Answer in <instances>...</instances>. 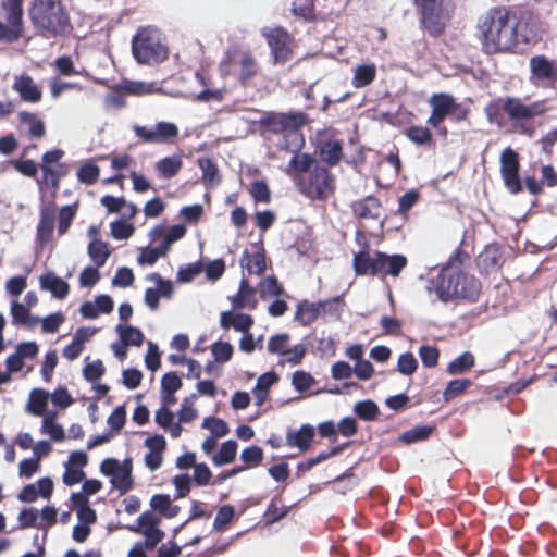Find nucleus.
I'll list each match as a JSON object with an SVG mask.
<instances>
[{
    "mask_svg": "<svg viewBox=\"0 0 557 557\" xmlns=\"http://www.w3.org/2000/svg\"><path fill=\"white\" fill-rule=\"evenodd\" d=\"M39 287L59 300L66 298L70 293V284L53 270H47L39 276Z\"/></svg>",
    "mask_w": 557,
    "mask_h": 557,
    "instance_id": "nucleus-16",
    "label": "nucleus"
},
{
    "mask_svg": "<svg viewBox=\"0 0 557 557\" xmlns=\"http://www.w3.org/2000/svg\"><path fill=\"white\" fill-rule=\"evenodd\" d=\"M18 120L22 124L28 125V135L32 138H42L46 135L45 122L29 111H20Z\"/></svg>",
    "mask_w": 557,
    "mask_h": 557,
    "instance_id": "nucleus-43",
    "label": "nucleus"
},
{
    "mask_svg": "<svg viewBox=\"0 0 557 557\" xmlns=\"http://www.w3.org/2000/svg\"><path fill=\"white\" fill-rule=\"evenodd\" d=\"M308 120V114L302 111L281 113L280 123L282 132H301L302 126Z\"/></svg>",
    "mask_w": 557,
    "mask_h": 557,
    "instance_id": "nucleus-40",
    "label": "nucleus"
},
{
    "mask_svg": "<svg viewBox=\"0 0 557 557\" xmlns=\"http://www.w3.org/2000/svg\"><path fill=\"white\" fill-rule=\"evenodd\" d=\"M145 539L137 541L128 550L127 557H148L147 552L152 550L161 543L165 536V532L161 529H147L144 531Z\"/></svg>",
    "mask_w": 557,
    "mask_h": 557,
    "instance_id": "nucleus-20",
    "label": "nucleus"
},
{
    "mask_svg": "<svg viewBox=\"0 0 557 557\" xmlns=\"http://www.w3.org/2000/svg\"><path fill=\"white\" fill-rule=\"evenodd\" d=\"M278 381L280 375L274 369H271L258 376L256 385L251 389V393L255 396V404L258 407L269 398L271 387Z\"/></svg>",
    "mask_w": 557,
    "mask_h": 557,
    "instance_id": "nucleus-23",
    "label": "nucleus"
},
{
    "mask_svg": "<svg viewBox=\"0 0 557 557\" xmlns=\"http://www.w3.org/2000/svg\"><path fill=\"white\" fill-rule=\"evenodd\" d=\"M317 150L323 161L331 168L337 165L345 157L341 139L327 138L318 140Z\"/></svg>",
    "mask_w": 557,
    "mask_h": 557,
    "instance_id": "nucleus-22",
    "label": "nucleus"
},
{
    "mask_svg": "<svg viewBox=\"0 0 557 557\" xmlns=\"http://www.w3.org/2000/svg\"><path fill=\"white\" fill-rule=\"evenodd\" d=\"M429 292H434L442 302L461 300L474 304L482 292V283L473 274L458 267H443L426 285Z\"/></svg>",
    "mask_w": 557,
    "mask_h": 557,
    "instance_id": "nucleus-3",
    "label": "nucleus"
},
{
    "mask_svg": "<svg viewBox=\"0 0 557 557\" xmlns=\"http://www.w3.org/2000/svg\"><path fill=\"white\" fill-rule=\"evenodd\" d=\"M474 364L475 359L473 354L469 350H466L448 362L446 367V372L449 375L463 374L467 371L471 370L474 367Z\"/></svg>",
    "mask_w": 557,
    "mask_h": 557,
    "instance_id": "nucleus-42",
    "label": "nucleus"
},
{
    "mask_svg": "<svg viewBox=\"0 0 557 557\" xmlns=\"http://www.w3.org/2000/svg\"><path fill=\"white\" fill-rule=\"evenodd\" d=\"M420 11V23L431 36L437 37L445 29V17L441 0H414Z\"/></svg>",
    "mask_w": 557,
    "mask_h": 557,
    "instance_id": "nucleus-8",
    "label": "nucleus"
},
{
    "mask_svg": "<svg viewBox=\"0 0 557 557\" xmlns=\"http://www.w3.org/2000/svg\"><path fill=\"white\" fill-rule=\"evenodd\" d=\"M345 295L346 292L326 299H319L321 314H330L339 320L346 307Z\"/></svg>",
    "mask_w": 557,
    "mask_h": 557,
    "instance_id": "nucleus-41",
    "label": "nucleus"
},
{
    "mask_svg": "<svg viewBox=\"0 0 557 557\" xmlns=\"http://www.w3.org/2000/svg\"><path fill=\"white\" fill-rule=\"evenodd\" d=\"M197 399V394L191 393L189 396H186L182 404L181 408L176 412L180 422L191 423L198 417V410L194 407V403Z\"/></svg>",
    "mask_w": 557,
    "mask_h": 557,
    "instance_id": "nucleus-55",
    "label": "nucleus"
},
{
    "mask_svg": "<svg viewBox=\"0 0 557 557\" xmlns=\"http://www.w3.org/2000/svg\"><path fill=\"white\" fill-rule=\"evenodd\" d=\"M315 383L314 376L305 370H296L292 375V385L299 394L308 392Z\"/></svg>",
    "mask_w": 557,
    "mask_h": 557,
    "instance_id": "nucleus-58",
    "label": "nucleus"
},
{
    "mask_svg": "<svg viewBox=\"0 0 557 557\" xmlns=\"http://www.w3.org/2000/svg\"><path fill=\"white\" fill-rule=\"evenodd\" d=\"M201 428L210 431V436L223 437L231 431L228 423L219 417L209 416L201 422Z\"/></svg>",
    "mask_w": 557,
    "mask_h": 557,
    "instance_id": "nucleus-51",
    "label": "nucleus"
},
{
    "mask_svg": "<svg viewBox=\"0 0 557 557\" xmlns=\"http://www.w3.org/2000/svg\"><path fill=\"white\" fill-rule=\"evenodd\" d=\"M359 480L354 472V468L346 469L343 473L336 475L333 480H329L323 484L333 483L337 493L345 494L358 484Z\"/></svg>",
    "mask_w": 557,
    "mask_h": 557,
    "instance_id": "nucleus-46",
    "label": "nucleus"
},
{
    "mask_svg": "<svg viewBox=\"0 0 557 557\" xmlns=\"http://www.w3.org/2000/svg\"><path fill=\"white\" fill-rule=\"evenodd\" d=\"M422 366L426 369L435 368L438 364L440 349L435 345L422 344L418 349Z\"/></svg>",
    "mask_w": 557,
    "mask_h": 557,
    "instance_id": "nucleus-62",
    "label": "nucleus"
},
{
    "mask_svg": "<svg viewBox=\"0 0 557 557\" xmlns=\"http://www.w3.org/2000/svg\"><path fill=\"white\" fill-rule=\"evenodd\" d=\"M264 458V453L262 447L257 444H251L245 447L239 456V459L244 463L243 466H247L248 469L251 467H256L261 465Z\"/></svg>",
    "mask_w": 557,
    "mask_h": 557,
    "instance_id": "nucleus-57",
    "label": "nucleus"
},
{
    "mask_svg": "<svg viewBox=\"0 0 557 557\" xmlns=\"http://www.w3.org/2000/svg\"><path fill=\"white\" fill-rule=\"evenodd\" d=\"M131 48L135 61L145 66H157L170 55L168 39L156 26L138 27Z\"/></svg>",
    "mask_w": 557,
    "mask_h": 557,
    "instance_id": "nucleus-5",
    "label": "nucleus"
},
{
    "mask_svg": "<svg viewBox=\"0 0 557 557\" xmlns=\"http://www.w3.org/2000/svg\"><path fill=\"white\" fill-rule=\"evenodd\" d=\"M239 265L242 269L246 270L248 274L262 275L267 269L265 249H257L253 253H250L248 249H245L242 253Z\"/></svg>",
    "mask_w": 557,
    "mask_h": 557,
    "instance_id": "nucleus-24",
    "label": "nucleus"
},
{
    "mask_svg": "<svg viewBox=\"0 0 557 557\" xmlns=\"http://www.w3.org/2000/svg\"><path fill=\"white\" fill-rule=\"evenodd\" d=\"M275 500H276V497H273L271 499V502L269 503V505L263 513L264 525H272V524L277 523L281 520H283L288 515L290 509L294 508L295 506H297L302 499L294 503L293 505L282 506V507H277L275 505Z\"/></svg>",
    "mask_w": 557,
    "mask_h": 557,
    "instance_id": "nucleus-45",
    "label": "nucleus"
},
{
    "mask_svg": "<svg viewBox=\"0 0 557 557\" xmlns=\"http://www.w3.org/2000/svg\"><path fill=\"white\" fill-rule=\"evenodd\" d=\"M419 368V362L411 351L400 354L397 360L396 371L401 375L410 376Z\"/></svg>",
    "mask_w": 557,
    "mask_h": 557,
    "instance_id": "nucleus-64",
    "label": "nucleus"
},
{
    "mask_svg": "<svg viewBox=\"0 0 557 557\" xmlns=\"http://www.w3.org/2000/svg\"><path fill=\"white\" fill-rule=\"evenodd\" d=\"M479 30L487 53L510 51L519 45H528L537 36V26L531 13L518 15L499 8L491 9L481 17Z\"/></svg>",
    "mask_w": 557,
    "mask_h": 557,
    "instance_id": "nucleus-1",
    "label": "nucleus"
},
{
    "mask_svg": "<svg viewBox=\"0 0 557 557\" xmlns=\"http://www.w3.org/2000/svg\"><path fill=\"white\" fill-rule=\"evenodd\" d=\"M50 392L42 387H34L29 392L25 411L34 417H42L48 410Z\"/></svg>",
    "mask_w": 557,
    "mask_h": 557,
    "instance_id": "nucleus-25",
    "label": "nucleus"
},
{
    "mask_svg": "<svg viewBox=\"0 0 557 557\" xmlns=\"http://www.w3.org/2000/svg\"><path fill=\"white\" fill-rule=\"evenodd\" d=\"M183 160L180 154L166 156L156 163V170L164 180L174 177L182 169Z\"/></svg>",
    "mask_w": 557,
    "mask_h": 557,
    "instance_id": "nucleus-39",
    "label": "nucleus"
},
{
    "mask_svg": "<svg viewBox=\"0 0 557 557\" xmlns=\"http://www.w3.org/2000/svg\"><path fill=\"white\" fill-rule=\"evenodd\" d=\"M281 113L270 111L262 114L258 120L253 121L252 123H256L261 133H271V134H280L282 132L281 128Z\"/></svg>",
    "mask_w": 557,
    "mask_h": 557,
    "instance_id": "nucleus-50",
    "label": "nucleus"
},
{
    "mask_svg": "<svg viewBox=\"0 0 557 557\" xmlns=\"http://www.w3.org/2000/svg\"><path fill=\"white\" fill-rule=\"evenodd\" d=\"M197 164L202 172V183L207 187L214 186L221 182L219 166L212 158L200 157L197 159Z\"/></svg>",
    "mask_w": 557,
    "mask_h": 557,
    "instance_id": "nucleus-34",
    "label": "nucleus"
},
{
    "mask_svg": "<svg viewBox=\"0 0 557 557\" xmlns=\"http://www.w3.org/2000/svg\"><path fill=\"white\" fill-rule=\"evenodd\" d=\"M306 140L301 132H285L278 140V149L293 153L292 157H298L300 160L304 152L300 150L305 147Z\"/></svg>",
    "mask_w": 557,
    "mask_h": 557,
    "instance_id": "nucleus-33",
    "label": "nucleus"
},
{
    "mask_svg": "<svg viewBox=\"0 0 557 557\" xmlns=\"http://www.w3.org/2000/svg\"><path fill=\"white\" fill-rule=\"evenodd\" d=\"M352 412L357 419L371 422L377 420L381 410L379 405L373 399L366 398L355 403Z\"/></svg>",
    "mask_w": 557,
    "mask_h": 557,
    "instance_id": "nucleus-36",
    "label": "nucleus"
},
{
    "mask_svg": "<svg viewBox=\"0 0 557 557\" xmlns=\"http://www.w3.org/2000/svg\"><path fill=\"white\" fill-rule=\"evenodd\" d=\"M232 308L240 310L244 308L256 309L258 300L256 298V289L249 283L246 276H242L238 285V290L235 295L228 297Z\"/></svg>",
    "mask_w": 557,
    "mask_h": 557,
    "instance_id": "nucleus-18",
    "label": "nucleus"
},
{
    "mask_svg": "<svg viewBox=\"0 0 557 557\" xmlns=\"http://www.w3.org/2000/svg\"><path fill=\"white\" fill-rule=\"evenodd\" d=\"M112 249L108 242L104 240H89L87 245V255L95 265L102 268L109 257L111 256Z\"/></svg>",
    "mask_w": 557,
    "mask_h": 557,
    "instance_id": "nucleus-37",
    "label": "nucleus"
},
{
    "mask_svg": "<svg viewBox=\"0 0 557 557\" xmlns=\"http://www.w3.org/2000/svg\"><path fill=\"white\" fill-rule=\"evenodd\" d=\"M194 77L199 82L203 88L194 95V101L209 103V102H222L224 88L211 87L212 83L210 79V72H191Z\"/></svg>",
    "mask_w": 557,
    "mask_h": 557,
    "instance_id": "nucleus-19",
    "label": "nucleus"
},
{
    "mask_svg": "<svg viewBox=\"0 0 557 557\" xmlns=\"http://www.w3.org/2000/svg\"><path fill=\"white\" fill-rule=\"evenodd\" d=\"M121 341L125 342L128 346L139 347L145 342V335L140 327L133 324L117 323L115 326Z\"/></svg>",
    "mask_w": 557,
    "mask_h": 557,
    "instance_id": "nucleus-38",
    "label": "nucleus"
},
{
    "mask_svg": "<svg viewBox=\"0 0 557 557\" xmlns=\"http://www.w3.org/2000/svg\"><path fill=\"white\" fill-rule=\"evenodd\" d=\"M106 373V367L101 359L86 363L82 370L83 377L90 384H96Z\"/></svg>",
    "mask_w": 557,
    "mask_h": 557,
    "instance_id": "nucleus-61",
    "label": "nucleus"
},
{
    "mask_svg": "<svg viewBox=\"0 0 557 557\" xmlns=\"http://www.w3.org/2000/svg\"><path fill=\"white\" fill-rule=\"evenodd\" d=\"M157 144H166L178 136V127L173 122L160 121L154 125Z\"/></svg>",
    "mask_w": 557,
    "mask_h": 557,
    "instance_id": "nucleus-59",
    "label": "nucleus"
},
{
    "mask_svg": "<svg viewBox=\"0 0 557 557\" xmlns=\"http://www.w3.org/2000/svg\"><path fill=\"white\" fill-rule=\"evenodd\" d=\"M28 16L44 36H63L72 32L70 16L61 0H33Z\"/></svg>",
    "mask_w": 557,
    "mask_h": 557,
    "instance_id": "nucleus-4",
    "label": "nucleus"
},
{
    "mask_svg": "<svg viewBox=\"0 0 557 557\" xmlns=\"http://www.w3.org/2000/svg\"><path fill=\"white\" fill-rule=\"evenodd\" d=\"M314 436V426L310 423H302L298 429H287L286 445L296 447L300 453H305L312 446Z\"/></svg>",
    "mask_w": 557,
    "mask_h": 557,
    "instance_id": "nucleus-15",
    "label": "nucleus"
},
{
    "mask_svg": "<svg viewBox=\"0 0 557 557\" xmlns=\"http://www.w3.org/2000/svg\"><path fill=\"white\" fill-rule=\"evenodd\" d=\"M382 207L379 198L373 195H368L364 198L354 201L351 203L352 213L360 219H379V212H374Z\"/></svg>",
    "mask_w": 557,
    "mask_h": 557,
    "instance_id": "nucleus-31",
    "label": "nucleus"
},
{
    "mask_svg": "<svg viewBox=\"0 0 557 557\" xmlns=\"http://www.w3.org/2000/svg\"><path fill=\"white\" fill-rule=\"evenodd\" d=\"M41 420L40 432L42 434H49L50 440L55 443L63 442L66 438L65 430L61 423L57 420L55 409L49 410L44 414Z\"/></svg>",
    "mask_w": 557,
    "mask_h": 557,
    "instance_id": "nucleus-30",
    "label": "nucleus"
},
{
    "mask_svg": "<svg viewBox=\"0 0 557 557\" xmlns=\"http://www.w3.org/2000/svg\"><path fill=\"white\" fill-rule=\"evenodd\" d=\"M113 87L135 96L156 92L170 95L172 97H181L183 95L181 91L166 90L164 87L158 86L156 82L146 83L143 81H132L128 78H123L120 83H115Z\"/></svg>",
    "mask_w": 557,
    "mask_h": 557,
    "instance_id": "nucleus-14",
    "label": "nucleus"
},
{
    "mask_svg": "<svg viewBox=\"0 0 557 557\" xmlns=\"http://www.w3.org/2000/svg\"><path fill=\"white\" fill-rule=\"evenodd\" d=\"M255 65V59L251 52L239 45H231L223 59L221 60V67H236L247 70Z\"/></svg>",
    "mask_w": 557,
    "mask_h": 557,
    "instance_id": "nucleus-17",
    "label": "nucleus"
},
{
    "mask_svg": "<svg viewBox=\"0 0 557 557\" xmlns=\"http://www.w3.org/2000/svg\"><path fill=\"white\" fill-rule=\"evenodd\" d=\"M408 259L403 253H392L388 255L385 252V258L382 260V269H380V273L382 275H391L393 277H397L403 270L407 267Z\"/></svg>",
    "mask_w": 557,
    "mask_h": 557,
    "instance_id": "nucleus-35",
    "label": "nucleus"
},
{
    "mask_svg": "<svg viewBox=\"0 0 557 557\" xmlns=\"http://www.w3.org/2000/svg\"><path fill=\"white\" fill-rule=\"evenodd\" d=\"M76 177L79 183L91 186L100 177V168L94 160H87L77 169Z\"/></svg>",
    "mask_w": 557,
    "mask_h": 557,
    "instance_id": "nucleus-47",
    "label": "nucleus"
},
{
    "mask_svg": "<svg viewBox=\"0 0 557 557\" xmlns=\"http://www.w3.org/2000/svg\"><path fill=\"white\" fill-rule=\"evenodd\" d=\"M237 448L238 444L234 438L222 442L219 450L211 457L213 466L220 468L233 463L236 459Z\"/></svg>",
    "mask_w": 557,
    "mask_h": 557,
    "instance_id": "nucleus-32",
    "label": "nucleus"
},
{
    "mask_svg": "<svg viewBox=\"0 0 557 557\" xmlns=\"http://www.w3.org/2000/svg\"><path fill=\"white\" fill-rule=\"evenodd\" d=\"M202 272V260L189 262L180 265L176 272V282L178 284L191 283Z\"/></svg>",
    "mask_w": 557,
    "mask_h": 557,
    "instance_id": "nucleus-49",
    "label": "nucleus"
},
{
    "mask_svg": "<svg viewBox=\"0 0 557 557\" xmlns=\"http://www.w3.org/2000/svg\"><path fill=\"white\" fill-rule=\"evenodd\" d=\"M385 258V252L375 250L373 256L369 251L359 250L354 253L352 268L357 276L372 275L375 276L382 269V260Z\"/></svg>",
    "mask_w": 557,
    "mask_h": 557,
    "instance_id": "nucleus-12",
    "label": "nucleus"
},
{
    "mask_svg": "<svg viewBox=\"0 0 557 557\" xmlns=\"http://www.w3.org/2000/svg\"><path fill=\"white\" fill-rule=\"evenodd\" d=\"M210 351L215 361L226 363L233 357L234 346L227 341L218 339L211 344Z\"/></svg>",
    "mask_w": 557,
    "mask_h": 557,
    "instance_id": "nucleus-54",
    "label": "nucleus"
},
{
    "mask_svg": "<svg viewBox=\"0 0 557 557\" xmlns=\"http://www.w3.org/2000/svg\"><path fill=\"white\" fill-rule=\"evenodd\" d=\"M55 224V205L52 199L50 202L45 201V195L40 196L39 221L36 227V244L44 248L47 246L53 235Z\"/></svg>",
    "mask_w": 557,
    "mask_h": 557,
    "instance_id": "nucleus-11",
    "label": "nucleus"
},
{
    "mask_svg": "<svg viewBox=\"0 0 557 557\" xmlns=\"http://www.w3.org/2000/svg\"><path fill=\"white\" fill-rule=\"evenodd\" d=\"M320 315L321 310L319 300L311 302L308 299H302L298 301L296 306L294 320L302 326H308L313 323Z\"/></svg>",
    "mask_w": 557,
    "mask_h": 557,
    "instance_id": "nucleus-28",
    "label": "nucleus"
},
{
    "mask_svg": "<svg viewBox=\"0 0 557 557\" xmlns=\"http://www.w3.org/2000/svg\"><path fill=\"white\" fill-rule=\"evenodd\" d=\"M77 206L78 203L77 202H74L72 205H65V206H62L59 210V216H58V234L61 236L63 234H65L75 215H76V212H77Z\"/></svg>",
    "mask_w": 557,
    "mask_h": 557,
    "instance_id": "nucleus-56",
    "label": "nucleus"
},
{
    "mask_svg": "<svg viewBox=\"0 0 557 557\" xmlns=\"http://www.w3.org/2000/svg\"><path fill=\"white\" fill-rule=\"evenodd\" d=\"M436 431V424H417L413 428L401 432L398 441L405 445H412L419 442L428 441Z\"/></svg>",
    "mask_w": 557,
    "mask_h": 557,
    "instance_id": "nucleus-29",
    "label": "nucleus"
},
{
    "mask_svg": "<svg viewBox=\"0 0 557 557\" xmlns=\"http://www.w3.org/2000/svg\"><path fill=\"white\" fill-rule=\"evenodd\" d=\"M508 119L511 122L512 129L532 138L535 133V125L527 111V106L522 99L508 97Z\"/></svg>",
    "mask_w": 557,
    "mask_h": 557,
    "instance_id": "nucleus-10",
    "label": "nucleus"
},
{
    "mask_svg": "<svg viewBox=\"0 0 557 557\" xmlns=\"http://www.w3.org/2000/svg\"><path fill=\"white\" fill-rule=\"evenodd\" d=\"M499 172L506 189L517 195L523 190V181L520 175L519 153L510 146L506 147L499 157Z\"/></svg>",
    "mask_w": 557,
    "mask_h": 557,
    "instance_id": "nucleus-7",
    "label": "nucleus"
},
{
    "mask_svg": "<svg viewBox=\"0 0 557 557\" xmlns=\"http://www.w3.org/2000/svg\"><path fill=\"white\" fill-rule=\"evenodd\" d=\"M290 12L306 22L315 21V9L313 0H293Z\"/></svg>",
    "mask_w": 557,
    "mask_h": 557,
    "instance_id": "nucleus-53",
    "label": "nucleus"
},
{
    "mask_svg": "<svg viewBox=\"0 0 557 557\" xmlns=\"http://www.w3.org/2000/svg\"><path fill=\"white\" fill-rule=\"evenodd\" d=\"M508 97L502 98H493L487 102L484 107V112L486 115V120L490 124H495L499 128L503 127L506 122L504 117V113L508 116Z\"/></svg>",
    "mask_w": 557,
    "mask_h": 557,
    "instance_id": "nucleus-27",
    "label": "nucleus"
},
{
    "mask_svg": "<svg viewBox=\"0 0 557 557\" xmlns=\"http://www.w3.org/2000/svg\"><path fill=\"white\" fill-rule=\"evenodd\" d=\"M2 7L7 13V22L0 21V42L12 44L23 35V0H5Z\"/></svg>",
    "mask_w": 557,
    "mask_h": 557,
    "instance_id": "nucleus-6",
    "label": "nucleus"
},
{
    "mask_svg": "<svg viewBox=\"0 0 557 557\" xmlns=\"http://www.w3.org/2000/svg\"><path fill=\"white\" fill-rule=\"evenodd\" d=\"M126 404L124 403L116 406L107 418V424L109 426L108 431H111L113 434L119 433L126 422Z\"/></svg>",
    "mask_w": 557,
    "mask_h": 557,
    "instance_id": "nucleus-63",
    "label": "nucleus"
},
{
    "mask_svg": "<svg viewBox=\"0 0 557 557\" xmlns=\"http://www.w3.org/2000/svg\"><path fill=\"white\" fill-rule=\"evenodd\" d=\"M12 87L18 92L21 100L25 102L37 103L41 99V89L25 72L15 76Z\"/></svg>",
    "mask_w": 557,
    "mask_h": 557,
    "instance_id": "nucleus-21",
    "label": "nucleus"
},
{
    "mask_svg": "<svg viewBox=\"0 0 557 557\" xmlns=\"http://www.w3.org/2000/svg\"><path fill=\"white\" fill-rule=\"evenodd\" d=\"M70 172L69 164H59V166H47L41 171V177L37 178V184L39 185V189L41 195H44L42 184H47L53 193L52 197L54 198L55 191L59 188L60 181L65 177Z\"/></svg>",
    "mask_w": 557,
    "mask_h": 557,
    "instance_id": "nucleus-26",
    "label": "nucleus"
},
{
    "mask_svg": "<svg viewBox=\"0 0 557 557\" xmlns=\"http://www.w3.org/2000/svg\"><path fill=\"white\" fill-rule=\"evenodd\" d=\"M135 226L122 216L110 223V235L116 240H126L133 236Z\"/></svg>",
    "mask_w": 557,
    "mask_h": 557,
    "instance_id": "nucleus-52",
    "label": "nucleus"
},
{
    "mask_svg": "<svg viewBox=\"0 0 557 557\" xmlns=\"http://www.w3.org/2000/svg\"><path fill=\"white\" fill-rule=\"evenodd\" d=\"M285 173L294 180L298 190L311 199H325L335 190V176L321 165L313 153L304 152L300 160L292 157Z\"/></svg>",
    "mask_w": 557,
    "mask_h": 557,
    "instance_id": "nucleus-2",
    "label": "nucleus"
},
{
    "mask_svg": "<svg viewBox=\"0 0 557 557\" xmlns=\"http://www.w3.org/2000/svg\"><path fill=\"white\" fill-rule=\"evenodd\" d=\"M429 104L432 110L448 114L451 107L456 106V98L451 94L436 92L430 97Z\"/></svg>",
    "mask_w": 557,
    "mask_h": 557,
    "instance_id": "nucleus-60",
    "label": "nucleus"
},
{
    "mask_svg": "<svg viewBox=\"0 0 557 557\" xmlns=\"http://www.w3.org/2000/svg\"><path fill=\"white\" fill-rule=\"evenodd\" d=\"M202 260V272L206 274V278L210 282H216L222 277L225 272L226 263L223 258L209 259L208 257H200Z\"/></svg>",
    "mask_w": 557,
    "mask_h": 557,
    "instance_id": "nucleus-48",
    "label": "nucleus"
},
{
    "mask_svg": "<svg viewBox=\"0 0 557 557\" xmlns=\"http://www.w3.org/2000/svg\"><path fill=\"white\" fill-rule=\"evenodd\" d=\"M261 35L265 38L270 48L273 65H283L289 60L292 54V50L288 46L289 35L284 27H263Z\"/></svg>",
    "mask_w": 557,
    "mask_h": 557,
    "instance_id": "nucleus-9",
    "label": "nucleus"
},
{
    "mask_svg": "<svg viewBox=\"0 0 557 557\" xmlns=\"http://www.w3.org/2000/svg\"><path fill=\"white\" fill-rule=\"evenodd\" d=\"M476 268L482 275L499 270L503 267L502 246L496 243L487 244L476 257Z\"/></svg>",
    "mask_w": 557,
    "mask_h": 557,
    "instance_id": "nucleus-13",
    "label": "nucleus"
},
{
    "mask_svg": "<svg viewBox=\"0 0 557 557\" xmlns=\"http://www.w3.org/2000/svg\"><path fill=\"white\" fill-rule=\"evenodd\" d=\"M404 135L410 140L412 144L424 147L434 144L432 132L421 125H410L404 129Z\"/></svg>",
    "mask_w": 557,
    "mask_h": 557,
    "instance_id": "nucleus-44",
    "label": "nucleus"
}]
</instances>
